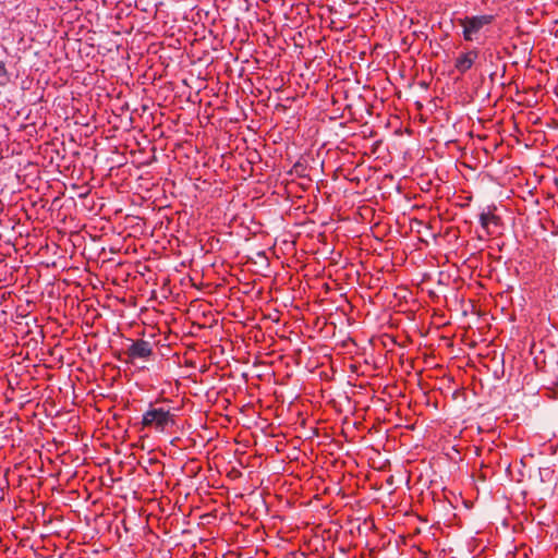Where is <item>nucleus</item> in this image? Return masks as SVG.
<instances>
[{"mask_svg": "<svg viewBox=\"0 0 558 558\" xmlns=\"http://www.w3.org/2000/svg\"><path fill=\"white\" fill-rule=\"evenodd\" d=\"M142 428L165 433L175 425V414L163 402H150L142 416Z\"/></svg>", "mask_w": 558, "mask_h": 558, "instance_id": "obj_1", "label": "nucleus"}, {"mask_svg": "<svg viewBox=\"0 0 558 558\" xmlns=\"http://www.w3.org/2000/svg\"><path fill=\"white\" fill-rule=\"evenodd\" d=\"M496 20L494 14L466 15L459 19L458 23L462 27V36L465 41H475L480 38L482 32L487 29Z\"/></svg>", "mask_w": 558, "mask_h": 558, "instance_id": "obj_2", "label": "nucleus"}, {"mask_svg": "<svg viewBox=\"0 0 558 558\" xmlns=\"http://www.w3.org/2000/svg\"><path fill=\"white\" fill-rule=\"evenodd\" d=\"M480 57V50L475 47L460 52L454 59V69L460 74L470 71Z\"/></svg>", "mask_w": 558, "mask_h": 558, "instance_id": "obj_3", "label": "nucleus"}, {"mask_svg": "<svg viewBox=\"0 0 558 558\" xmlns=\"http://www.w3.org/2000/svg\"><path fill=\"white\" fill-rule=\"evenodd\" d=\"M480 223L487 234L493 235L500 232L502 221L499 216L494 211L482 213L480 216Z\"/></svg>", "mask_w": 558, "mask_h": 558, "instance_id": "obj_4", "label": "nucleus"}, {"mask_svg": "<svg viewBox=\"0 0 558 558\" xmlns=\"http://www.w3.org/2000/svg\"><path fill=\"white\" fill-rule=\"evenodd\" d=\"M125 353L131 360L147 359L153 354V349L148 341L138 339L132 342Z\"/></svg>", "mask_w": 558, "mask_h": 558, "instance_id": "obj_5", "label": "nucleus"}, {"mask_svg": "<svg viewBox=\"0 0 558 558\" xmlns=\"http://www.w3.org/2000/svg\"><path fill=\"white\" fill-rule=\"evenodd\" d=\"M8 83V73L3 62H0V86Z\"/></svg>", "mask_w": 558, "mask_h": 558, "instance_id": "obj_6", "label": "nucleus"}]
</instances>
